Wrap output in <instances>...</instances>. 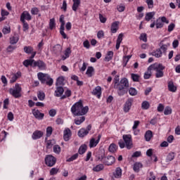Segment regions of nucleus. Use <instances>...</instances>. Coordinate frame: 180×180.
Returning a JSON list of instances; mask_svg holds the SVG:
<instances>
[{
    "instance_id": "nucleus-4",
    "label": "nucleus",
    "mask_w": 180,
    "mask_h": 180,
    "mask_svg": "<svg viewBox=\"0 0 180 180\" xmlns=\"http://www.w3.org/2000/svg\"><path fill=\"white\" fill-rule=\"evenodd\" d=\"M124 143H125V147L127 150H131L133 148V140L131 139V135L124 134L122 136Z\"/></svg>"
},
{
    "instance_id": "nucleus-41",
    "label": "nucleus",
    "mask_w": 180,
    "mask_h": 180,
    "mask_svg": "<svg viewBox=\"0 0 180 180\" xmlns=\"http://www.w3.org/2000/svg\"><path fill=\"white\" fill-rule=\"evenodd\" d=\"M56 86H58V85H64V77H59L56 83Z\"/></svg>"
},
{
    "instance_id": "nucleus-35",
    "label": "nucleus",
    "mask_w": 180,
    "mask_h": 180,
    "mask_svg": "<svg viewBox=\"0 0 180 180\" xmlns=\"http://www.w3.org/2000/svg\"><path fill=\"white\" fill-rule=\"evenodd\" d=\"M70 54H71V48L68 47L65 51V56H63L62 59L63 60H66V58H68V57H70Z\"/></svg>"
},
{
    "instance_id": "nucleus-52",
    "label": "nucleus",
    "mask_w": 180,
    "mask_h": 180,
    "mask_svg": "<svg viewBox=\"0 0 180 180\" xmlns=\"http://www.w3.org/2000/svg\"><path fill=\"white\" fill-rule=\"evenodd\" d=\"M24 51L27 53V54H30L33 53V48L32 46H25L24 47Z\"/></svg>"
},
{
    "instance_id": "nucleus-44",
    "label": "nucleus",
    "mask_w": 180,
    "mask_h": 180,
    "mask_svg": "<svg viewBox=\"0 0 180 180\" xmlns=\"http://www.w3.org/2000/svg\"><path fill=\"white\" fill-rule=\"evenodd\" d=\"M85 151H86V145H82L79 147L78 153L80 155L84 154Z\"/></svg>"
},
{
    "instance_id": "nucleus-47",
    "label": "nucleus",
    "mask_w": 180,
    "mask_h": 180,
    "mask_svg": "<svg viewBox=\"0 0 180 180\" xmlns=\"http://www.w3.org/2000/svg\"><path fill=\"white\" fill-rule=\"evenodd\" d=\"M174 158L175 155H174V153H170L167 156L166 162H169L170 161H172V160H174Z\"/></svg>"
},
{
    "instance_id": "nucleus-38",
    "label": "nucleus",
    "mask_w": 180,
    "mask_h": 180,
    "mask_svg": "<svg viewBox=\"0 0 180 180\" xmlns=\"http://www.w3.org/2000/svg\"><path fill=\"white\" fill-rule=\"evenodd\" d=\"M19 41V37L15 35L10 38V43L11 44H16V43Z\"/></svg>"
},
{
    "instance_id": "nucleus-34",
    "label": "nucleus",
    "mask_w": 180,
    "mask_h": 180,
    "mask_svg": "<svg viewBox=\"0 0 180 180\" xmlns=\"http://www.w3.org/2000/svg\"><path fill=\"white\" fill-rule=\"evenodd\" d=\"M34 63V60H24L22 64L25 67H29V65H31L33 67Z\"/></svg>"
},
{
    "instance_id": "nucleus-42",
    "label": "nucleus",
    "mask_w": 180,
    "mask_h": 180,
    "mask_svg": "<svg viewBox=\"0 0 180 180\" xmlns=\"http://www.w3.org/2000/svg\"><path fill=\"white\" fill-rule=\"evenodd\" d=\"M131 77L134 82H139V79H140V75L134 73L131 74Z\"/></svg>"
},
{
    "instance_id": "nucleus-59",
    "label": "nucleus",
    "mask_w": 180,
    "mask_h": 180,
    "mask_svg": "<svg viewBox=\"0 0 180 180\" xmlns=\"http://www.w3.org/2000/svg\"><path fill=\"white\" fill-rule=\"evenodd\" d=\"M104 36H105V33L103 32V31L100 30L97 33L98 39H103Z\"/></svg>"
},
{
    "instance_id": "nucleus-2",
    "label": "nucleus",
    "mask_w": 180,
    "mask_h": 180,
    "mask_svg": "<svg viewBox=\"0 0 180 180\" xmlns=\"http://www.w3.org/2000/svg\"><path fill=\"white\" fill-rule=\"evenodd\" d=\"M37 77L41 84H46L49 86L53 85V78L50 77V75L43 72H39Z\"/></svg>"
},
{
    "instance_id": "nucleus-12",
    "label": "nucleus",
    "mask_w": 180,
    "mask_h": 180,
    "mask_svg": "<svg viewBox=\"0 0 180 180\" xmlns=\"http://www.w3.org/2000/svg\"><path fill=\"white\" fill-rule=\"evenodd\" d=\"M32 115L34 116L35 119L38 120H43L44 117V113L40 112L39 110L33 109L32 110Z\"/></svg>"
},
{
    "instance_id": "nucleus-30",
    "label": "nucleus",
    "mask_w": 180,
    "mask_h": 180,
    "mask_svg": "<svg viewBox=\"0 0 180 180\" xmlns=\"http://www.w3.org/2000/svg\"><path fill=\"white\" fill-rule=\"evenodd\" d=\"M110 153H116L117 151V146L115 143H111L108 148Z\"/></svg>"
},
{
    "instance_id": "nucleus-1",
    "label": "nucleus",
    "mask_w": 180,
    "mask_h": 180,
    "mask_svg": "<svg viewBox=\"0 0 180 180\" xmlns=\"http://www.w3.org/2000/svg\"><path fill=\"white\" fill-rule=\"evenodd\" d=\"M89 110V107H84L82 100H79L78 102L75 103L71 108V112L75 116H84L88 113Z\"/></svg>"
},
{
    "instance_id": "nucleus-26",
    "label": "nucleus",
    "mask_w": 180,
    "mask_h": 180,
    "mask_svg": "<svg viewBox=\"0 0 180 180\" xmlns=\"http://www.w3.org/2000/svg\"><path fill=\"white\" fill-rule=\"evenodd\" d=\"M104 169L105 166H103L102 164H99L93 168V171L94 172H101V171H103Z\"/></svg>"
},
{
    "instance_id": "nucleus-51",
    "label": "nucleus",
    "mask_w": 180,
    "mask_h": 180,
    "mask_svg": "<svg viewBox=\"0 0 180 180\" xmlns=\"http://www.w3.org/2000/svg\"><path fill=\"white\" fill-rule=\"evenodd\" d=\"M123 41V34H120L117 39L116 46H120V44Z\"/></svg>"
},
{
    "instance_id": "nucleus-5",
    "label": "nucleus",
    "mask_w": 180,
    "mask_h": 180,
    "mask_svg": "<svg viewBox=\"0 0 180 180\" xmlns=\"http://www.w3.org/2000/svg\"><path fill=\"white\" fill-rule=\"evenodd\" d=\"M56 161H57V160L56 159V158H54L51 155H48L45 158V164L48 167H53V166L56 165Z\"/></svg>"
},
{
    "instance_id": "nucleus-6",
    "label": "nucleus",
    "mask_w": 180,
    "mask_h": 180,
    "mask_svg": "<svg viewBox=\"0 0 180 180\" xmlns=\"http://www.w3.org/2000/svg\"><path fill=\"white\" fill-rule=\"evenodd\" d=\"M59 21L60 22V33L61 36H63V39H67V34H65V32H64V26H65V21H64V15H60Z\"/></svg>"
},
{
    "instance_id": "nucleus-11",
    "label": "nucleus",
    "mask_w": 180,
    "mask_h": 180,
    "mask_svg": "<svg viewBox=\"0 0 180 180\" xmlns=\"http://www.w3.org/2000/svg\"><path fill=\"white\" fill-rule=\"evenodd\" d=\"M115 162L116 158L112 155H110L104 158L103 164H105V165H112V164H115Z\"/></svg>"
},
{
    "instance_id": "nucleus-33",
    "label": "nucleus",
    "mask_w": 180,
    "mask_h": 180,
    "mask_svg": "<svg viewBox=\"0 0 180 180\" xmlns=\"http://www.w3.org/2000/svg\"><path fill=\"white\" fill-rule=\"evenodd\" d=\"M153 137V131L148 130L145 134V139L146 141H150L151 140V138Z\"/></svg>"
},
{
    "instance_id": "nucleus-46",
    "label": "nucleus",
    "mask_w": 180,
    "mask_h": 180,
    "mask_svg": "<svg viewBox=\"0 0 180 180\" xmlns=\"http://www.w3.org/2000/svg\"><path fill=\"white\" fill-rule=\"evenodd\" d=\"M129 94L131 96H136L137 95V90L135 88L131 87L129 90Z\"/></svg>"
},
{
    "instance_id": "nucleus-32",
    "label": "nucleus",
    "mask_w": 180,
    "mask_h": 180,
    "mask_svg": "<svg viewBox=\"0 0 180 180\" xmlns=\"http://www.w3.org/2000/svg\"><path fill=\"white\" fill-rule=\"evenodd\" d=\"M130 58H131V55L123 57V58H122V60H123L122 65H123V67H126L127 65V63H129V60H130Z\"/></svg>"
},
{
    "instance_id": "nucleus-13",
    "label": "nucleus",
    "mask_w": 180,
    "mask_h": 180,
    "mask_svg": "<svg viewBox=\"0 0 180 180\" xmlns=\"http://www.w3.org/2000/svg\"><path fill=\"white\" fill-rule=\"evenodd\" d=\"M32 67H38L39 70H46V63L41 60L37 61L34 60Z\"/></svg>"
},
{
    "instance_id": "nucleus-50",
    "label": "nucleus",
    "mask_w": 180,
    "mask_h": 180,
    "mask_svg": "<svg viewBox=\"0 0 180 180\" xmlns=\"http://www.w3.org/2000/svg\"><path fill=\"white\" fill-rule=\"evenodd\" d=\"M148 8L149 9H153L154 8V1L153 0H146V1Z\"/></svg>"
},
{
    "instance_id": "nucleus-20",
    "label": "nucleus",
    "mask_w": 180,
    "mask_h": 180,
    "mask_svg": "<svg viewBox=\"0 0 180 180\" xmlns=\"http://www.w3.org/2000/svg\"><path fill=\"white\" fill-rule=\"evenodd\" d=\"M55 96H57V98H60L64 94V88L63 86H58L56 88V90L55 91Z\"/></svg>"
},
{
    "instance_id": "nucleus-21",
    "label": "nucleus",
    "mask_w": 180,
    "mask_h": 180,
    "mask_svg": "<svg viewBox=\"0 0 180 180\" xmlns=\"http://www.w3.org/2000/svg\"><path fill=\"white\" fill-rule=\"evenodd\" d=\"M79 137L83 139L85 136H88V131H86L85 128H82L78 131L77 133Z\"/></svg>"
},
{
    "instance_id": "nucleus-19",
    "label": "nucleus",
    "mask_w": 180,
    "mask_h": 180,
    "mask_svg": "<svg viewBox=\"0 0 180 180\" xmlns=\"http://www.w3.org/2000/svg\"><path fill=\"white\" fill-rule=\"evenodd\" d=\"M120 22L119 21H115L112 23L111 25V33H116L117 30H119V25Z\"/></svg>"
},
{
    "instance_id": "nucleus-64",
    "label": "nucleus",
    "mask_w": 180,
    "mask_h": 180,
    "mask_svg": "<svg viewBox=\"0 0 180 180\" xmlns=\"http://www.w3.org/2000/svg\"><path fill=\"white\" fill-rule=\"evenodd\" d=\"M140 40H142L143 41H147V34H141L140 36Z\"/></svg>"
},
{
    "instance_id": "nucleus-7",
    "label": "nucleus",
    "mask_w": 180,
    "mask_h": 180,
    "mask_svg": "<svg viewBox=\"0 0 180 180\" xmlns=\"http://www.w3.org/2000/svg\"><path fill=\"white\" fill-rule=\"evenodd\" d=\"M133 102H134L133 98H129L127 100L123 108V110L125 113L129 112L130 109H131V105H133Z\"/></svg>"
},
{
    "instance_id": "nucleus-60",
    "label": "nucleus",
    "mask_w": 180,
    "mask_h": 180,
    "mask_svg": "<svg viewBox=\"0 0 180 180\" xmlns=\"http://www.w3.org/2000/svg\"><path fill=\"white\" fill-rule=\"evenodd\" d=\"M141 155V152L140 151H136L134 152L132 155L131 158H137L138 157H140Z\"/></svg>"
},
{
    "instance_id": "nucleus-28",
    "label": "nucleus",
    "mask_w": 180,
    "mask_h": 180,
    "mask_svg": "<svg viewBox=\"0 0 180 180\" xmlns=\"http://www.w3.org/2000/svg\"><path fill=\"white\" fill-rule=\"evenodd\" d=\"M112 58H113V51H109L107 53V55L105 56L104 60L109 62L110 61V60H112Z\"/></svg>"
},
{
    "instance_id": "nucleus-17",
    "label": "nucleus",
    "mask_w": 180,
    "mask_h": 180,
    "mask_svg": "<svg viewBox=\"0 0 180 180\" xmlns=\"http://www.w3.org/2000/svg\"><path fill=\"white\" fill-rule=\"evenodd\" d=\"M92 95H95L99 99L101 98V95H102V88L101 86H97L91 92Z\"/></svg>"
},
{
    "instance_id": "nucleus-29",
    "label": "nucleus",
    "mask_w": 180,
    "mask_h": 180,
    "mask_svg": "<svg viewBox=\"0 0 180 180\" xmlns=\"http://www.w3.org/2000/svg\"><path fill=\"white\" fill-rule=\"evenodd\" d=\"M84 122H85V117H84L82 115L79 118L75 119V123L77 126H79V124H81L82 123H84Z\"/></svg>"
},
{
    "instance_id": "nucleus-16",
    "label": "nucleus",
    "mask_w": 180,
    "mask_h": 180,
    "mask_svg": "<svg viewBox=\"0 0 180 180\" xmlns=\"http://www.w3.org/2000/svg\"><path fill=\"white\" fill-rule=\"evenodd\" d=\"M117 86H122V88H129V80L127 78H123L120 80Z\"/></svg>"
},
{
    "instance_id": "nucleus-55",
    "label": "nucleus",
    "mask_w": 180,
    "mask_h": 180,
    "mask_svg": "<svg viewBox=\"0 0 180 180\" xmlns=\"http://www.w3.org/2000/svg\"><path fill=\"white\" fill-rule=\"evenodd\" d=\"M53 134V127H48L46 128V136L50 137Z\"/></svg>"
},
{
    "instance_id": "nucleus-48",
    "label": "nucleus",
    "mask_w": 180,
    "mask_h": 180,
    "mask_svg": "<svg viewBox=\"0 0 180 180\" xmlns=\"http://www.w3.org/2000/svg\"><path fill=\"white\" fill-rule=\"evenodd\" d=\"M155 25H156V28H157V29H161L162 27H164V23H163L162 21H161V20H160V19H158V20H156Z\"/></svg>"
},
{
    "instance_id": "nucleus-54",
    "label": "nucleus",
    "mask_w": 180,
    "mask_h": 180,
    "mask_svg": "<svg viewBox=\"0 0 180 180\" xmlns=\"http://www.w3.org/2000/svg\"><path fill=\"white\" fill-rule=\"evenodd\" d=\"M61 152V148L58 145H55L53 146V153H56V154H60Z\"/></svg>"
},
{
    "instance_id": "nucleus-57",
    "label": "nucleus",
    "mask_w": 180,
    "mask_h": 180,
    "mask_svg": "<svg viewBox=\"0 0 180 180\" xmlns=\"http://www.w3.org/2000/svg\"><path fill=\"white\" fill-rule=\"evenodd\" d=\"M172 113V109H171L169 107H166L164 111V115H171Z\"/></svg>"
},
{
    "instance_id": "nucleus-22",
    "label": "nucleus",
    "mask_w": 180,
    "mask_h": 180,
    "mask_svg": "<svg viewBox=\"0 0 180 180\" xmlns=\"http://www.w3.org/2000/svg\"><path fill=\"white\" fill-rule=\"evenodd\" d=\"M73 5L72 6V11L77 12V9H78L79 5H81V0H72Z\"/></svg>"
},
{
    "instance_id": "nucleus-63",
    "label": "nucleus",
    "mask_w": 180,
    "mask_h": 180,
    "mask_svg": "<svg viewBox=\"0 0 180 180\" xmlns=\"http://www.w3.org/2000/svg\"><path fill=\"white\" fill-rule=\"evenodd\" d=\"M139 125H140V121L139 120L134 121V126L132 127V129L136 130V129H137Z\"/></svg>"
},
{
    "instance_id": "nucleus-36",
    "label": "nucleus",
    "mask_w": 180,
    "mask_h": 180,
    "mask_svg": "<svg viewBox=\"0 0 180 180\" xmlns=\"http://www.w3.org/2000/svg\"><path fill=\"white\" fill-rule=\"evenodd\" d=\"M37 98L39 101H44L46 99V94L43 91H38Z\"/></svg>"
},
{
    "instance_id": "nucleus-18",
    "label": "nucleus",
    "mask_w": 180,
    "mask_h": 180,
    "mask_svg": "<svg viewBox=\"0 0 180 180\" xmlns=\"http://www.w3.org/2000/svg\"><path fill=\"white\" fill-rule=\"evenodd\" d=\"M43 131L37 130L32 134V138L33 140H38V139H41L43 137Z\"/></svg>"
},
{
    "instance_id": "nucleus-8",
    "label": "nucleus",
    "mask_w": 180,
    "mask_h": 180,
    "mask_svg": "<svg viewBox=\"0 0 180 180\" xmlns=\"http://www.w3.org/2000/svg\"><path fill=\"white\" fill-rule=\"evenodd\" d=\"M167 51V48L165 46H162L160 49H157L155 51L152 52V56L156 57V58H160L161 56H162V53H165Z\"/></svg>"
},
{
    "instance_id": "nucleus-39",
    "label": "nucleus",
    "mask_w": 180,
    "mask_h": 180,
    "mask_svg": "<svg viewBox=\"0 0 180 180\" xmlns=\"http://www.w3.org/2000/svg\"><path fill=\"white\" fill-rule=\"evenodd\" d=\"M94 67L89 66L87 68L86 74V75H88V77H92V72H94Z\"/></svg>"
},
{
    "instance_id": "nucleus-56",
    "label": "nucleus",
    "mask_w": 180,
    "mask_h": 180,
    "mask_svg": "<svg viewBox=\"0 0 180 180\" xmlns=\"http://www.w3.org/2000/svg\"><path fill=\"white\" fill-rule=\"evenodd\" d=\"M58 171H59V169L53 167L50 170V175H57V174L58 173Z\"/></svg>"
},
{
    "instance_id": "nucleus-3",
    "label": "nucleus",
    "mask_w": 180,
    "mask_h": 180,
    "mask_svg": "<svg viewBox=\"0 0 180 180\" xmlns=\"http://www.w3.org/2000/svg\"><path fill=\"white\" fill-rule=\"evenodd\" d=\"M22 87L19 84H15V86L13 88L9 89V94L13 96V98H19L22 96Z\"/></svg>"
},
{
    "instance_id": "nucleus-24",
    "label": "nucleus",
    "mask_w": 180,
    "mask_h": 180,
    "mask_svg": "<svg viewBox=\"0 0 180 180\" xmlns=\"http://www.w3.org/2000/svg\"><path fill=\"white\" fill-rule=\"evenodd\" d=\"M155 15V12H154V11L147 13L146 14L145 20L147 22H150V20H151L153 19V18H154Z\"/></svg>"
},
{
    "instance_id": "nucleus-9",
    "label": "nucleus",
    "mask_w": 180,
    "mask_h": 180,
    "mask_svg": "<svg viewBox=\"0 0 180 180\" xmlns=\"http://www.w3.org/2000/svg\"><path fill=\"white\" fill-rule=\"evenodd\" d=\"M160 68V70H165V67L164 65H162V64L161 63H154L153 65H150L148 68V71H158V69Z\"/></svg>"
},
{
    "instance_id": "nucleus-53",
    "label": "nucleus",
    "mask_w": 180,
    "mask_h": 180,
    "mask_svg": "<svg viewBox=\"0 0 180 180\" xmlns=\"http://www.w3.org/2000/svg\"><path fill=\"white\" fill-rule=\"evenodd\" d=\"M22 23V30L23 32H27L29 30V24L26 21H21Z\"/></svg>"
},
{
    "instance_id": "nucleus-15",
    "label": "nucleus",
    "mask_w": 180,
    "mask_h": 180,
    "mask_svg": "<svg viewBox=\"0 0 180 180\" xmlns=\"http://www.w3.org/2000/svg\"><path fill=\"white\" fill-rule=\"evenodd\" d=\"M71 136V129H70V128H66L63 131V140H65V141H69Z\"/></svg>"
},
{
    "instance_id": "nucleus-43",
    "label": "nucleus",
    "mask_w": 180,
    "mask_h": 180,
    "mask_svg": "<svg viewBox=\"0 0 180 180\" xmlns=\"http://www.w3.org/2000/svg\"><path fill=\"white\" fill-rule=\"evenodd\" d=\"M54 27H56V20L54 18H51L50 19V22H49V29L51 30H53Z\"/></svg>"
},
{
    "instance_id": "nucleus-31",
    "label": "nucleus",
    "mask_w": 180,
    "mask_h": 180,
    "mask_svg": "<svg viewBox=\"0 0 180 180\" xmlns=\"http://www.w3.org/2000/svg\"><path fill=\"white\" fill-rule=\"evenodd\" d=\"M164 70L165 69L159 68L158 70H156V78H162V77H164Z\"/></svg>"
},
{
    "instance_id": "nucleus-37",
    "label": "nucleus",
    "mask_w": 180,
    "mask_h": 180,
    "mask_svg": "<svg viewBox=\"0 0 180 180\" xmlns=\"http://www.w3.org/2000/svg\"><path fill=\"white\" fill-rule=\"evenodd\" d=\"M114 175L115 178H120V176H122V169L120 167H117Z\"/></svg>"
},
{
    "instance_id": "nucleus-58",
    "label": "nucleus",
    "mask_w": 180,
    "mask_h": 180,
    "mask_svg": "<svg viewBox=\"0 0 180 180\" xmlns=\"http://www.w3.org/2000/svg\"><path fill=\"white\" fill-rule=\"evenodd\" d=\"M151 71H147L144 73V76L143 78L144 79H150V78L151 77Z\"/></svg>"
},
{
    "instance_id": "nucleus-45",
    "label": "nucleus",
    "mask_w": 180,
    "mask_h": 180,
    "mask_svg": "<svg viewBox=\"0 0 180 180\" xmlns=\"http://www.w3.org/2000/svg\"><path fill=\"white\" fill-rule=\"evenodd\" d=\"M171 42H169V39L168 38H165L161 42L160 46H169Z\"/></svg>"
},
{
    "instance_id": "nucleus-10",
    "label": "nucleus",
    "mask_w": 180,
    "mask_h": 180,
    "mask_svg": "<svg viewBox=\"0 0 180 180\" xmlns=\"http://www.w3.org/2000/svg\"><path fill=\"white\" fill-rule=\"evenodd\" d=\"M101 138H102V135L101 134L98 136L97 139H95V138H91L89 141L90 148H94V147H96V146L99 144V141H101Z\"/></svg>"
},
{
    "instance_id": "nucleus-14",
    "label": "nucleus",
    "mask_w": 180,
    "mask_h": 180,
    "mask_svg": "<svg viewBox=\"0 0 180 180\" xmlns=\"http://www.w3.org/2000/svg\"><path fill=\"white\" fill-rule=\"evenodd\" d=\"M26 20H32V15L27 11H24L20 15V22H24Z\"/></svg>"
},
{
    "instance_id": "nucleus-23",
    "label": "nucleus",
    "mask_w": 180,
    "mask_h": 180,
    "mask_svg": "<svg viewBox=\"0 0 180 180\" xmlns=\"http://www.w3.org/2000/svg\"><path fill=\"white\" fill-rule=\"evenodd\" d=\"M117 89H118V95L119 96H123V95L127 94V91L124 87L122 86H116Z\"/></svg>"
},
{
    "instance_id": "nucleus-49",
    "label": "nucleus",
    "mask_w": 180,
    "mask_h": 180,
    "mask_svg": "<svg viewBox=\"0 0 180 180\" xmlns=\"http://www.w3.org/2000/svg\"><path fill=\"white\" fill-rule=\"evenodd\" d=\"M78 158V153H75V155H72L70 158L66 160L67 162H71Z\"/></svg>"
},
{
    "instance_id": "nucleus-40",
    "label": "nucleus",
    "mask_w": 180,
    "mask_h": 180,
    "mask_svg": "<svg viewBox=\"0 0 180 180\" xmlns=\"http://www.w3.org/2000/svg\"><path fill=\"white\" fill-rule=\"evenodd\" d=\"M141 108L144 110H147V109L150 108V103H148L147 101H143L141 104Z\"/></svg>"
},
{
    "instance_id": "nucleus-27",
    "label": "nucleus",
    "mask_w": 180,
    "mask_h": 180,
    "mask_svg": "<svg viewBox=\"0 0 180 180\" xmlns=\"http://www.w3.org/2000/svg\"><path fill=\"white\" fill-rule=\"evenodd\" d=\"M140 168H143V164H141V162L134 163L133 169L135 172H139L140 171Z\"/></svg>"
},
{
    "instance_id": "nucleus-61",
    "label": "nucleus",
    "mask_w": 180,
    "mask_h": 180,
    "mask_svg": "<svg viewBox=\"0 0 180 180\" xmlns=\"http://www.w3.org/2000/svg\"><path fill=\"white\" fill-rule=\"evenodd\" d=\"M98 16H99V19H100V22H101V23H106V18H105L102 14H99L98 15Z\"/></svg>"
},
{
    "instance_id": "nucleus-25",
    "label": "nucleus",
    "mask_w": 180,
    "mask_h": 180,
    "mask_svg": "<svg viewBox=\"0 0 180 180\" xmlns=\"http://www.w3.org/2000/svg\"><path fill=\"white\" fill-rule=\"evenodd\" d=\"M168 89L170 92H176V86L174 85V82L170 81L168 82Z\"/></svg>"
},
{
    "instance_id": "nucleus-62",
    "label": "nucleus",
    "mask_w": 180,
    "mask_h": 180,
    "mask_svg": "<svg viewBox=\"0 0 180 180\" xmlns=\"http://www.w3.org/2000/svg\"><path fill=\"white\" fill-rule=\"evenodd\" d=\"M174 29H175V24L174 23L169 24L167 28L168 32H172V30H174Z\"/></svg>"
}]
</instances>
